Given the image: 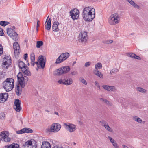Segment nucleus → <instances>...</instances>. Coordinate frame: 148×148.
Segmentation results:
<instances>
[{
  "instance_id": "nucleus-1",
  "label": "nucleus",
  "mask_w": 148,
  "mask_h": 148,
  "mask_svg": "<svg viewBox=\"0 0 148 148\" xmlns=\"http://www.w3.org/2000/svg\"><path fill=\"white\" fill-rule=\"evenodd\" d=\"M82 14L85 20L91 21L95 17V10L90 7H86L84 9Z\"/></svg>"
},
{
  "instance_id": "nucleus-2",
  "label": "nucleus",
  "mask_w": 148,
  "mask_h": 148,
  "mask_svg": "<svg viewBox=\"0 0 148 148\" xmlns=\"http://www.w3.org/2000/svg\"><path fill=\"white\" fill-rule=\"evenodd\" d=\"M14 79L12 78H7L3 83L4 89L7 92L10 91L14 88Z\"/></svg>"
},
{
  "instance_id": "nucleus-3",
  "label": "nucleus",
  "mask_w": 148,
  "mask_h": 148,
  "mask_svg": "<svg viewBox=\"0 0 148 148\" xmlns=\"http://www.w3.org/2000/svg\"><path fill=\"white\" fill-rule=\"evenodd\" d=\"M18 81L22 88H24L27 83L28 77L26 76H23L22 73H19L17 75Z\"/></svg>"
},
{
  "instance_id": "nucleus-4",
  "label": "nucleus",
  "mask_w": 148,
  "mask_h": 148,
  "mask_svg": "<svg viewBox=\"0 0 148 148\" xmlns=\"http://www.w3.org/2000/svg\"><path fill=\"white\" fill-rule=\"evenodd\" d=\"M120 20L119 16L117 13L112 14L108 18V22L110 25H115L117 24Z\"/></svg>"
},
{
  "instance_id": "nucleus-5",
  "label": "nucleus",
  "mask_w": 148,
  "mask_h": 148,
  "mask_svg": "<svg viewBox=\"0 0 148 148\" xmlns=\"http://www.w3.org/2000/svg\"><path fill=\"white\" fill-rule=\"evenodd\" d=\"M70 68L69 66H64L59 68L54 72V74L55 75H60L67 73L70 71Z\"/></svg>"
},
{
  "instance_id": "nucleus-6",
  "label": "nucleus",
  "mask_w": 148,
  "mask_h": 148,
  "mask_svg": "<svg viewBox=\"0 0 148 148\" xmlns=\"http://www.w3.org/2000/svg\"><path fill=\"white\" fill-rule=\"evenodd\" d=\"M46 62V57L42 55H41L38 58V62H36L35 63L37 65V66H40L41 68L43 69L45 67Z\"/></svg>"
},
{
  "instance_id": "nucleus-7",
  "label": "nucleus",
  "mask_w": 148,
  "mask_h": 148,
  "mask_svg": "<svg viewBox=\"0 0 148 148\" xmlns=\"http://www.w3.org/2000/svg\"><path fill=\"white\" fill-rule=\"evenodd\" d=\"M7 33L8 35L14 40H17L18 38V34L12 29L10 28L7 29Z\"/></svg>"
},
{
  "instance_id": "nucleus-8",
  "label": "nucleus",
  "mask_w": 148,
  "mask_h": 148,
  "mask_svg": "<svg viewBox=\"0 0 148 148\" xmlns=\"http://www.w3.org/2000/svg\"><path fill=\"white\" fill-rule=\"evenodd\" d=\"M9 133L8 131H3L0 134V140L5 142L10 141L11 139L8 136Z\"/></svg>"
},
{
  "instance_id": "nucleus-9",
  "label": "nucleus",
  "mask_w": 148,
  "mask_h": 148,
  "mask_svg": "<svg viewBox=\"0 0 148 148\" xmlns=\"http://www.w3.org/2000/svg\"><path fill=\"white\" fill-rule=\"evenodd\" d=\"M69 53L67 52L62 53L57 59L56 63L58 64L63 62L69 58Z\"/></svg>"
},
{
  "instance_id": "nucleus-10",
  "label": "nucleus",
  "mask_w": 148,
  "mask_h": 148,
  "mask_svg": "<svg viewBox=\"0 0 148 148\" xmlns=\"http://www.w3.org/2000/svg\"><path fill=\"white\" fill-rule=\"evenodd\" d=\"M61 127V125L58 123L53 124L51 127L48 130L50 132H56L58 131Z\"/></svg>"
},
{
  "instance_id": "nucleus-11",
  "label": "nucleus",
  "mask_w": 148,
  "mask_h": 148,
  "mask_svg": "<svg viewBox=\"0 0 148 148\" xmlns=\"http://www.w3.org/2000/svg\"><path fill=\"white\" fill-rule=\"evenodd\" d=\"M79 11L77 9H75L70 12V16L73 20L77 19L79 17Z\"/></svg>"
},
{
  "instance_id": "nucleus-12",
  "label": "nucleus",
  "mask_w": 148,
  "mask_h": 148,
  "mask_svg": "<svg viewBox=\"0 0 148 148\" xmlns=\"http://www.w3.org/2000/svg\"><path fill=\"white\" fill-rule=\"evenodd\" d=\"M73 80L71 78H68L66 79H60L58 81L59 84L66 85H70L73 83Z\"/></svg>"
},
{
  "instance_id": "nucleus-13",
  "label": "nucleus",
  "mask_w": 148,
  "mask_h": 148,
  "mask_svg": "<svg viewBox=\"0 0 148 148\" xmlns=\"http://www.w3.org/2000/svg\"><path fill=\"white\" fill-rule=\"evenodd\" d=\"M79 38L81 42L85 43L88 39L87 32L85 31L82 32L79 35Z\"/></svg>"
},
{
  "instance_id": "nucleus-14",
  "label": "nucleus",
  "mask_w": 148,
  "mask_h": 148,
  "mask_svg": "<svg viewBox=\"0 0 148 148\" xmlns=\"http://www.w3.org/2000/svg\"><path fill=\"white\" fill-rule=\"evenodd\" d=\"M66 126L67 130L70 132H74L77 129L76 126L74 124L69 123H66L64 124Z\"/></svg>"
},
{
  "instance_id": "nucleus-15",
  "label": "nucleus",
  "mask_w": 148,
  "mask_h": 148,
  "mask_svg": "<svg viewBox=\"0 0 148 148\" xmlns=\"http://www.w3.org/2000/svg\"><path fill=\"white\" fill-rule=\"evenodd\" d=\"M21 103V101L18 99H16L14 102V108L17 112H19L21 110L20 104Z\"/></svg>"
},
{
  "instance_id": "nucleus-16",
  "label": "nucleus",
  "mask_w": 148,
  "mask_h": 148,
  "mask_svg": "<svg viewBox=\"0 0 148 148\" xmlns=\"http://www.w3.org/2000/svg\"><path fill=\"white\" fill-rule=\"evenodd\" d=\"M8 93H4L0 94V103L5 102L8 98Z\"/></svg>"
},
{
  "instance_id": "nucleus-17",
  "label": "nucleus",
  "mask_w": 148,
  "mask_h": 148,
  "mask_svg": "<svg viewBox=\"0 0 148 148\" xmlns=\"http://www.w3.org/2000/svg\"><path fill=\"white\" fill-rule=\"evenodd\" d=\"M102 87L106 90L108 91L112 92L115 91L117 90L116 87L113 86H108L107 85H103Z\"/></svg>"
},
{
  "instance_id": "nucleus-18",
  "label": "nucleus",
  "mask_w": 148,
  "mask_h": 148,
  "mask_svg": "<svg viewBox=\"0 0 148 148\" xmlns=\"http://www.w3.org/2000/svg\"><path fill=\"white\" fill-rule=\"evenodd\" d=\"M7 61H5V59L3 60V61H4V62L3 63L2 65L3 68L4 69H6L8 68V67L9 66V65L10 64L9 63H10L11 62L10 58H9L8 57H7Z\"/></svg>"
},
{
  "instance_id": "nucleus-19",
  "label": "nucleus",
  "mask_w": 148,
  "mask_h": 148,
  "mask_svg": "<svg viewBox=\"0 0 148 148\" xmlns=\"http://www.w3.org/2000/svg\"><path fill=\"white\" fill-rule=\"evenodd\" d=\"M13 48L14 53L18 54L20 53V47L17 42H15L14 43Z\"/></svg>"
},
{
  "instance_id": "nucleus-20",
  "label": "nucleus",
  "mask_w": 148,
  "mask_h": 148,
  "mask_svg": "<svg viewBox=\"0 0 148 148\" xmlns=\"http://www.w3.org/2000/svg\"><path fill=\"white\" fill-rule=\"evenodd\" d=\"M59 22H55L53 23L52 25V29L53 31L57 32L59 30L58 28Z\"/></svg>"
},
{
  "instance_id": "nucleus-21",
  "label": "nucleus",
  "mask_w": 148,
  "mask_h": 148,
  "mask_svg": "<svg viewBox=\"0 0 148 148\" xmlns=\"http://www.w3.org/2000/svg\"><path fill=\"white\" fill-rule=\"evenodd\" d=\"M50 143L47 141H45L42 143L41 148H51Z\"/></svg>"
},
{
  "instance_id": "nucleus-22",
  "label": "nucleus",
  "mask_w": 148,
  "mask_h": 148,
  "mask_svg": "<svg viewBox=\"0 0 148 148\" xmlns=\"http://www.w3.org/2000/svg\"><path fill=\"white\" fill-rule=\"evenodd\" d=\"M51 19L50 18L49 19L46 24V22L45 23V28L46 29L48 30H49L50 29L51 27Z\"/></svg>"
},
{
  "instance_id": "nucleus-23",
  "label": "nucleus",
  "mask_w": 148,
  "mask_h": 148,
  "mask_svg": "<svg viewBox=\"0 0 148 148\" xmlns=\"http://www.w3.org/2000/svg\"><path fill=\"white\" fill-rule=\"evenodd\" d=\"M19 145L17 143H12L10 145H5V148H19Z\"/></svg>"
},
{
  "instance_id": "nucleus-24",
  "label": "nucleus",
  "mask_w": 148,
  "mask_h": 148,
  "mask_svg": "<svg viewBox=\"0 0 148 148\" xmlns=\"http://www.w3.org/2000/svg\"><path fill=\"white\" fill-rule=\"evenodd\" d=\"M93 72L97 76L99 77L100 78H103V74L99 71L98 69H95L93 70Z\"/></svg>"
},
{
  "instance_id": "nucleus-25",
  "label": "nucleus",
  "mask_w": 148,
  "mask_h": 148,
  "mask_svg": "<svg viewBox=\"0 0 148 148\" xmlns=\"http://www.w3.org/2000/svg\"><path fill=\"white\" fill-rule=\"evenodd\" d=\"M15 91L16 93V94L18 96L20 95L22 92V88L20 87L19 85H17L16 87V88Z\"/></svg>"
},
{
  "instance_id": "nucleus-26",
  "label": "nucleus",
  "mask_w": 148,
  "mask_h": 148,
  "mask_svg": "<svg viewBox=\"0 0 148 148\" xmlns=\"http://www.w3.org/2000/svg\"><path fill=\"white\" fill-rule=\"evenodd\" d=\"M30 59L31 64L32 66H34V61L35 60V56L34 53H31Z\"/></svg>"
},
{
  "instance_id": "nucleus-27",
  "label": "nucleus",
  "mask_w": 148,
  "mask_h": 148,
  "mask_svg": "<svg viewBox=\"0 0 148 148\" xmlns=\"http://www.w3.org/2000/svg\"><path fill=\"white\" fill-rule=\"evenodd\" d=\"M133 119L134 121H137L140 123H141L142 122L141 119L137 116H133Z\"/></svg>"
},
{
  "instance_id": "nucleus-28",
  "label": "nucleus",
  "mask_w": 148,
  "mask_h": 148,
  "mask_svg": "<svg viewBox=\"0 0 148 148\" xmlns=\"http://www.w3.org/2000/svg\"><path fill=\"white\" fill-rule=\"evenodd\" d=\"M31 139L29 140H28L25 142L23 146L25 147H28L29 146H31L32 144L31 143Z\"/></svg>"
},
{
  "instance_id": "nucleus-29",
  "label": "nucleus",
  "mask_w": 148,
  "mask_h": 148,
  "mask_svg": "<svg viewBox=\"0 0 148 148\" xmlns=\"http://www.w3.org/2000/svg\"><path fill=\"white\" fill-rule=\"evenodd\" d=\"M31 145L32 147H34L36 148L37 147V142L33 139H31Z\"/></svg>"
},
{
  "instance_id": "nucleus-30",
  "label": "nucleus",
  "mask_w": 148,
  "mask_h": 148,
  "mask_svg": "<svg viewBox=\"0 0 148 148\" xmlns=\"http://www.w3.org/2000/svg\"><path fill=\"white\" fill-rule=\"evenodd\" d=\"M23 129L24 130V133H32L33 132V131L29 128H24Z\"/></svg>"
},
{
  "instance_id": "nucleus-31",
  "label": "nucleus",
  "mask_w": 148,
  "mask_h": 148,
  "mask_svg": "<svg viewBox=\"0 0 148 148\" xmlns=\"http://www.w3.org/2000/svg\"><path fill=\"white\" fill-rule=\"evenodd\" d=\"M137 90L139 92L143 93H145L147 91L145 89H143L140 87H138L137 88Z\"/></svg>"
},
{
  "instance_id": "nucleus-32",
  "label": "nucleus",
  "mask_w": 148,
  "mask_h": 148,
  "mask_svg": "<svg viewBox=\"0 0 148 148\" xmlns=\"http://www.w3.org/2000/svg\"><path fill=\"white\" fill-rule=\"evenodd\" d=\"M119 71V69L116 68L113 69L110 71V74L111 75L114 74L118 72Z\"/></svg>"
},
{
  "instance_id": "nucleus-33",
  "label": "nucleus",
  "mask_w": 148,
  "mask_h": 148,
  "mask_svg": "<svg viewBox=\"0 0 148 148\" xmlns=\"http://www.w3.org/2000/svg\"><path fill=\"white\" fill-rule=\"evenodd\" d=\"M18 65L19 68L20 69L21 68L25 66V64L22 61H19L18 63Z\"/></svg>"
},
{
  "instance_id": "nucleus-34",
  "label": "nucleus",
  "mask_w": 148,
  "mask_h": 148,
  "mask_svg": "<svg viewBox=\"0 0 148 148\" xmlns=\"http://www.w3.org/2000/svg\"><path fill=\"white\" fill-rule=\"evenodd\" d=\"M79 81L81 83H82L85 85H86L87 84V82L82 77H80L79 78Z\"/></svg>"
},
{
  "instance_id": "nucleus-35",
  "label": "nucleus",
  "mask_w": 148,
  "mask_h": 148,
  "mask_svg": "<svg viewBox=\"0 0 148 148\" xmlns=\"http://www.w3.org/2000/svg\"><path fill=\"white\" fill-rule=\"evenodd\" d=\"M43 45L42 41H38L37 42L36 46L37 48H39Z\"/></svg>"
},
{
  "instance_id": "nucleus-36",
  "label": "nucleus",
  "mask_w": 148,
  "mask_h": 148,
  "mask_svg": "<svg viewBox=\"0 0 148 148\" xmlns=\"http://www.w3.org/2000/svg\"><path fill=\"white\" fill-rule=\"evenodd\" d=\"M9 23L7 21H1L0 22V25L3 26H5Z\"/></svg>"
},
{
  "instance_id": "nucleus-37",
  "label": "nucleus",
  "mask_w": 148,
  "mask_h": 148,
  "mask_svg": "<svg viewBox=\"0 0 148 148\" xmlns=\"http://www.w3.org/2000/svg\"><path fill=\"white\" fill-rule=\"evenodd\" d=\"M102 65L101 63L98 62L95 65V69H98L99 68L102 67Z\"/></svg>"
},
{
  "instance_id": "nucleus-38",
  "label": "nucleus",
  "mask_w": 148,
  "mask_h": 148,
  "mask_svg": "<svg viewBox=\"0 0 148 148\" xmlns=\"http://www.w3.org/2000/svg\"><path fill=\"white\" fill-rule=\"evenodd\" d=\"M105 129L108 131L110 132H112L113 131V130L108 125V124L107 125L105 126V127H104Z\"/></svg>"
},
{
  "instance_id": "nucleus-39",
  "label": "nucleus",
  "mask_w": 148,
  "mask_h": 148,
  "mask_svg": "<svg viewBox=\"0 0 148 148\" xmlns=\"http://www.w3.org/2000/svg\"><path fill=\"white\" fill-rule=\"evenodd\" d=\"M24 74L27 76H31V73L29 69H27L25 70V71H24Z\"/></svg>"
},
{
  "instance_id": "nucleus-40",
  "label": "nucleus",
  "mask_w": 148,
  "mask_h": 148,
  "mask_svg": "<svg viewBox=\"0 0 148 148\" xmlns=\"http://www.w3.org/2000/svg\"><path fill=\"white\" fill-rule=\"evenodd\" d=\"M101 125L103 127H105L108 124L107 122L104 120H102L100 121Z\"/></svg>"
},
{
  "instance_id": "nucleus-41",
  "label": "nucleus",
  "mask_w": 148,
  "mask_h": 148,
  "mask_svg": "<svg viewBox=\"0 0 148 148\" xmlns=\"http://www.w3.org/2000/svg\"><path fill=\"white\" fill-rule=\"evenodd\" d=\"M113 42V41L112 40H109L103 41V42L104 44H109L112 43Z\"/></svg>"
},
{
  "instance_id": "nucleus-42",
  "label": "nucleus",
  "mask_w": 148,
  "mask_h": 148,
  "mask_svg": "<svg viewBox=\"0 0 148 148\" xmlns=\"http://www.w3.org/2000/svg\"><path fill=\"white\" fill-rule=\"evenodd\" d=\"M104 102L106 104L108 105L109 106H112V103L110 102V101L107 99H106Z\"/></svg>"
},
{
  "instance_id": "nucleus-43",
  "label": "nucleus",
  "mask_w": 148,
  "mask_h": 148,
  "mask_svg": "<svg viewBox=\"0 0 148 148\" xmlns=\"http://www.w3.org/2000/svg\"><path fill=\"white\" fill-rule=\"evenodd\" d=\"M135 54L134 53H130L127 54V56L128 57H130L132 58H134V57Z\"/></svg>"
},
{
  "instance_id": "nucleus-44",
  "label": "nucleus",
  "mask_w": 148,
  "mask_h": 148,
  "mask_svg": "<svg viewBox=\"0 0 148 148\" xmlns=\"http://www.w3.org/2000/svg\"><path fill=\"white\" fill-rule=\"evenodd\" d=\"M20 69H21L22 72L23 73H24V71H25V72L26 70L28 69V68L27 66H25L21 68Z\"/></svg>"
},
{
  "instance_id": "nucleus-45",
  "label": "nucleus",
  "mask_w": 148,
  "mask_h": 148,
  "mask_svg": "<svg viewBox=\"0 0 148 148\" xmlns=\"http://www.w3.org/2000/svg\"><path fill=\"white\" fill-rule=\"evenodd\" d=\"M24 130L23 129H22L20 130L17 131L16 132V133L17 134H22L23 133H24Z\"/></svg>"
},
{
  "instance_id": "nucleus-46",
  "label": "nucleus",
  "mask_w": 148,
  "mask_h": 148,
  "mask_svg": "<svg viewBox=\"0 0 148 148\" xmlns=\"http://www.w3.org/2000/svg\"><path fill=\"white\" fill-rule=\"evenodd\" d=\"M132 6L134 7L136 9H139L140 8L139 6L137 4L135 3V2L134 3Z\"/></svg>"
},
{
  "instance_id": "nucleus-47",
  "label": "nucleus",
  "mask_w": 148,
  "mask_h": 148,
  "mask_svg": "<svg viewBox=\"0 0 148 148\" xmlns=\"http://www.w3.org/2000/svg\"><path fill=\"white\" fill-rule=\"evenodd\" d=\"M95 86H96L98 88H99L100 89V86L97 81H95Z\"/></svg>"
},
{
  "instance_id": "nucleus-48",
  "label": "nucleus",
  "mask_w": 148,
  "mask_h": 148,
  "mask_svg": "<svg viewBox=\"0 0 148 148\" xmlns=\"http://www.w3.org/2000/svg\"><path fill=\"white\" fill-rule=\"evenodd\" d=\"M126 1L129 3L132 6L134 3L132 0H126Z\"/></svg>"
},
{
  "instance_id": "nucleus-49",
  "label": "nucleus",
  "mask_w": 148,
  "mask_h": 148,
  "mask_svg": "<svg viewBox=\"0 0 148 148\" xmlns=\"http://www.w3.org/2000/svg\"><path fill=\"white\" fill-rule=\"evenodd\" d=\"M91 64V62H88L85 63L84 66L86 67H88L90 66Z\"/></svg>"
},
{
  "instance_id": "nucleus-50",
  "label": "nucleus",
  "mask_w": 148,
  "mask_h": 148,
  "mask_svg": "<svg viewBox=\"0 0 148 148\" xmlns=\"http://www.w3.org/2000/svg\"><path fill=\"white\" fill-rule=\"evenodd\" d=\"M112 144L115 148H117L118 147V145L115 141H114V143H112Z\"/></svg>"
},
{
  "instance_id": "nucleus-51",
  "label": "nucleus",
  "mask_w": 148,
  "mask_h": 148,
  "mask_svg": "<svg viewBox=\"0 0 148 148\" xmlns=\"http://www.w3.org/2000/svg\"><path fill=\"white\" fill-rule=\"evenodd\" d=\"M3 52L2 46L0 44V55L3 53Z\"/></svg>"
},
{
  "instance_id": "nucleus-52",
  "label": "nucleus",
  "mask_w": 148,
  "mask_h": 148,
  "mask_svg": "<svg viewBox=\"0 0 148 148\" xmlns=\"http://www.w3.org/2000/svg\"><path fill=\"white\" fill-rule=\"evenodd\" d=\"M108 138L110 140V141L112 143H114V142L115 141V140L112 138L110 136H108Z\"/></svg>"
},
{
  "instance_id": "nucleus-53",
  "label": "nucleus",
  "mask_w": 148,
  "mask_h": 148,
  "mask_svg": "<svg viewBox=\"0 0 148 148\" xmlns=\"http://www.w3.org/2000/svg\"><path fill=\"white\" fill-rule=\"evenodd\" d=\"M134 58L137 59L138 60H140L141 59V58L139 56H137L135 54L134 57Z\"/></svg>"
},
{
  "instance_id": "nucleus-54",
  "label": "nucleus",
  "mask_w": 148,
  "mask_h": 148,
  "mask_svg": "<svg viewBox=\"0 0 148 148\" xmlns=\"http://www.w3.org/2000/svg\"><path fill=\"white\" fill-rule=\"evenodd\" d=\"M4 33L3 32V30L2 28H0V35L3 36Z\"/></svg>"
},
{
  "instance_id": "nucleus-55",
  "label": "nucleus",
  "mask_w": 148,
  "mask_h": 148,
  "mask_svg": "<svg viewBox=\"0 0 148 148\" xmlns=\"http://www.w3.org/2000/svg\"><path fill=\"white\" fill-rule=\"evenodd\" d=\"M78 73L76 71H73L71 73V75H76Z\"/></svg>"
},
{
  "instance_id": "nucleus-56",
  "label": "nucleus",
  "mask_w": 148,
  "mask_h": 148,
  "mask_svg": "<svg viewBox=\"0 0 148 148\" xmlns=\"http://www.w3.org/2000/svg\"><path fill=\"white\" fill-rule=\"evenodd\" d=\"M53 148H63V147L62 146H59L56 145L55 146H54Z\"/></svg>"
},
{
  "instance_id": "nucleus-57",
  "label": "nucleus",
  "mask_w": 148,
  "mask_h": 148,
  "mask_svg": "<svg viewBox=\"0 0 148 148\" xmlns=\"http://www.w3.org/2000/svg\"><path fill=\"white\" fill-rule=\"evenodd\" d=\"M28 57V54L27 53H26L24 55V59L25 60H26L27 58Z\"/></svg>"
},
{
  "instance_id": "nucleus-58",
  "label": "nucleus",
  "mask_w": 148,
  "mask_h": 148,
  "mask_svg": "<svg viewBox=\"0 0 148 148\" xmlns=\"http://www.w3.org/2000/svg\"><path fill=\"white\" fill-rule=\"evenodd\" d=\"M39 23H40V21L38 20H37L36 25L37 28H38V27L39 26Z\"/></svg>"
},
{
  "instance_id": "nucleus-59",
  "label": "nucleus",
  "mask_w": 148,
  "mask_h": 148,
  "mask_svg": "<svg viewBox=\"0 0 148 148\" xmlns=\"http://www.w3.org/2000/svg\"><path fill=\"white\" fill-rule=\"evenodd\" d=\"M2 73L0 74V79H1L3 78L4 77Z\"/></svg>"
},
{
  "instance_id": "nucleus-60",
  "label": "nucleus",
  "mask_w": 148,
  "mask_h": 148,
  "mask_svg": "<svg viewBox=\"0 0 148 148\" xmlns=\"http://www.w3.org/2000/svg\"><path fill=\"white\" fill-rule=\"evenodd\" d=\"M99 100L101 101H102L104 102V101L106 100V99L103 98H101L99 99Z\"/></svg>"
},
{
  "instance_id": "nucleus-61",
  "label": "nucleus",
  "mask_w": 148,
  "mask_h": 148,
  "mask_svg": "<svg viewBox=\"0 0 148 148\" xmlns=\"http://www.w3.org/2000/svg\"><path fill=\"white\" fill-rule=\"evenodd\" d=\"M122 147H123V148H125L126 147H127V148H128V147L127 146H126L124 145H122Z\"/></svg>"
},
{
  "instance_id": "nucleus-62",
  "label": "nucleus",
  "mask_w": 148,
  "mask_h": 148,
  "mask_svg": "<svg viewBox=\"0 0 148 148\" xmlns=\"http://www.w3.org/2000/svg\"><path fill=\"white\" fill-rule=\"evenodd\" d=\"M54 114L57 115L58 116L59 115V114H58V113L56 112H54Z\"/></svg>"
},
{
  "instance_id": "nucleus-63",
  "label": "nucleus",
  "mask_w": 148,
  "mask_h": 148,
  "mask_svg": "<svg viewBox=\"0 0 148 148\" xmlns=\"http://www.w3.org/2000/svg\"><path fill=\"white\" fill-rule=\"evenodd\" d=\"M40 66H37V67L36 68V70L38 71V68L40 67Z\"/></svg>"
},
{
  "instance_id": "nucleus-64",
  "label": "nucleus",
  "mask_w": 148,
  "mask_h": 148,
  "mask_svg": "<svg viewBox=\"0 0 148 148\" xmlns=\"http://www.w3.org/2000/svg\"><path fill=\"white\" fill-rule=\"evenodd\" d=\"M45 111L46 112H50L47 109L45 110Z\"/></svg>"
}]
</instances>
